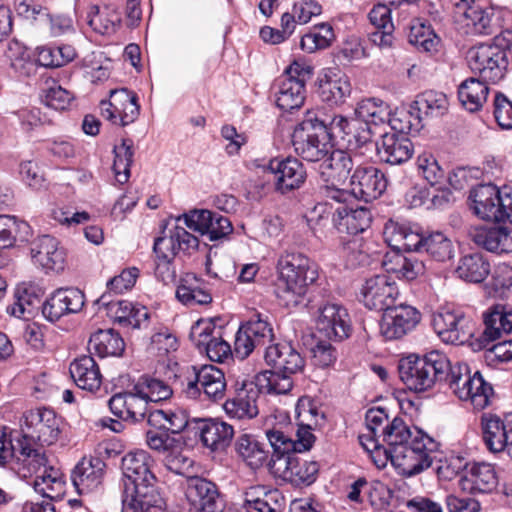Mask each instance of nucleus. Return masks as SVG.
Listing matches in <instances>:
<instances>
[{"label":"nucleus","instance_id":"2eb2a0df","mask_svg":"<svg viewBox=\"0 0 512 512\" xmlns=\"http://www.w3.org/2000/svg\"><path fill=\"white\" fill-rule=\"evenodd\" d=\"M262 391L265 387L259 384L257 375L254 380L237 382L234 395L223 405L226 414L237 420L255 418L259 414L257 402Z\"/></svg>","mask_w":512,"mask_h":512},{"label":"nucleus","instance_id":"20e7f679","mask_svg":"<svg viewBox=\"0 0 512 512\" xmlns=\"http://www.w3.org/2000/svg\"><path fill=\"white\" fill-rule=\"evenodd\" d=\"M450 368L448 358L431 351L424 356L411 354L399 361L398 372L403 384L411 391L422 393L431 390L436 383L444 381Z\"/></svg>","mask_w":512,"mask_h":512},{"label":"nucleus","instance_id":"49530a36","mask_svg":"<svg viewBox=\"0 0 512 512\" xmlns=\"http://www.w3.org/2000/svg\"><path fill=\"white\" fill-rule=\"evenodd\" d=\"M485 82L471 77L459 85L458 98L466 110L476 112L482 108L489 93V88Z\"/></svg>","mask_w":512,"mask_h":512},{"label":"nucleus","instance_id":"4be33fe9","mask_svg":"<svg viewBox=\"0 0 512 512\" xmlns=\"http://www.w3.org/2000/svg\"><path fill=\"white\" fill-rule=\"evenodd\" d=\"M190 338L214 362H222L231 354L230 345L222 339L221 331L212 322L197 321L191 328Z\"/></svg>","mask_w":512,"mask_h":512},{"label":"nucleus","instance_id":"4d7b16f0","mask_svg":"<svg viewBox=\"0 0 512 512\" xmlns=\"http://www.w3.org/2000/svg\"><path fill=\"white\" fill-rule=\"evenodd\" d=\"M197 281L195 277L187 275L176 289L177 299L186 306L208 305L212 302L211 294L196 285Z\"/></svg>","mask_w":512,"mask_h":512},{"label":"nucleus","instance_id":"69168bd1","mask_svg":"<svg viewBox=\"0 0 512 512\" xmlns=\"http://www.w3.org/2000/svg\"><path fill=\"white\" fill-rule=\"evenodd\" d=\"M334 39V32L329 24L322 23L301 39L303 50L312 53L317 49L328 47Z\"/></svg>","mask_w":512,"mask_h":512},{"label":"nucleus","instance_id":"5701e85b","mask_svg":"<svg viewBox=\"0 0 512 512\" xmlns=\"http://www.w3.org/2000/svg\"><path fill=\"white\" fill-rule=\"evenodd\" d=\"M317 332L329 340H343L350 334L348 312L335 303H327L318 310Z\"/></svg>","mask_w":512,"mask_h":512},{"label":"nucleus","instance_id":"338daca9","mask_svg":"<svg viewBox=\"0 0 512 512\" xmlns=\"http://www.w3.org/2000/svg\"><path fill=\"white\" fill-rule=\"evenodd\" d=\"M109 293L102 294L95 304L106 310L107 316L113 318L120 324L126 325L129 315L132 313L134 305L127 300L113 301L110 299Z\"/></svg>","mask_w":512,"mask_h":512},{"label":"nucleus","instance_id":"bf43d9fd","mask_svg":"<svg viewBox=\"0 0 512 512\" xmlns=\"http://www.w3.org/2000/svg\"><path fill=\"white\" fill-rule=\"evenodd\" d=\"M432 259L445 262L454 257V245L443 232L435 231L426 235L424 250Z\"/></svg>","mask_w":512,"mask_h":512},{"label":"nucleus","instance_id":"393cba45","mask_svg":"<svg viewBox=\"0 0 512 512\" xmlns=\"http://www.w3.org/2000/svg\"><path fill=\"white\" fill-rule=\"evenodd\" d=\"M485 328L479 338L480 348L500 339L503 334L512 332V306L495 304L483 314Z\"/></svg>","mask_w":512,"mask_h":512},{"label":"nucleus","instance_id":"4c0bfd02","mask_svg":"<svg viewBox=\"0 0 512 512\" xmlns=\"http://www.w3.org/2000/svg\"><path fill=\"white\" fill-rule=\"evenodd\" d=\"M499 189L493 184L478 185L471 190V209L479 218L497 222Z\"/></svg>","mask_w":512,"mask_h":512},{"label":"nucleus","instance_id":"cd10ccee","mask_svg":"<svg viewBox=\"0 0 512 512\" xmlns=\"http://www.w3.org/2000/svg\"><path fill=\"white\" fill-rule=\"evenodd\" d=\"M108 404L115 416L133 422L144 420L149 410V402L144 396L137 393L135 384L130 390L113 395Z\"/></svg>","mask_w":512,"mask_h":512},{"label":"nucleus","instance_id":"7ed1b4c3","mask_svg":"<svg viewBox=\"0 0 512 512\" xmlns=\"http://www.w3.org/2000/svg\"><path fill=\"white\" fill-rule=\"evenodd\" d=\"M264 359L271 367L257 374L268 394H287L293 388V376L302 373L305 359L291 343H275L265 348Z\"/></svg>","mask_w":512,"mask_h":512},{"label":"nucleus","instance_id":"412c9836","mask_svg":"<svg viewBox=\"0 0 512 512\" xmlns=\"http://www.w3.org/2000/svg\"><path fill=\"white\" fill-rule=\"evenodd\" d=\"M268 170L273 175L275 190L281 194L299 189L307 176L303 164L293 157L271 159Z\"/></svg>","mask_w":512,"mask_h":512},{"label":"nucleus","instance_id":"b1692460","mask_svg":"<svg viewBox=\"0 0 512 512\" xmlns=\"http://www.w3.org/2000/svg\"><path fill=\"white\" fill-rule=\"evenodd\" d=\"M186 497L201 512H221L223 509V501L216 484L202 477H189Z\"/></svg>","mask_w":512,"mask_h":512},{"label":"nucleus","instance_id":"2f4dec72","mask_svg":"<svg viewBox=\"0 0 512 512\" xmlns=\"http://www.w3.org/2000/svg\"><path fill=\"white\" fill-rule=\"evenodd\" d=\"M321 161L319 173L324 182H345L359 165L357 157L344 150H332Z\"/></svg>","mask_w":512,"mask_h":512},{"label":"nucleus","instance_id":"1a4fd4ad","mask_svg":"<svg viewBox=\"0 0 512 512\" xmlns=\"http://www.w3.org/2000/svg\"><path fill=\"white\" fill-rule=\"evenodd\" d=\"M180 223L177 222L173 228L169 229L168 235L158 237L154 241L153 250L159 260L156 275L163 281L172 277L170 264L178 253L190 254L199 246L198 238L188 232Z\"/></svg>","mask_w":512,"mask_h":512},{"label":"nucleus","instance_id":"5fc2aeb1","mask_svg":"<svg viewBox=\"0 0 512 512\" xmlns=\"http://www.w3.org/2000/svg\"><path fill=\"white\" fill-rule=\"evenodd\" d=\"M384 266L387 272H393L397 277L408 281L416 279L425 272V265L422 260L415 256L405 257L398 253L389 262L385 261Z\"/></svg>","mask_w":512,"mask_h":512},{"label":"nucleus","instance_id":"f704fd0d","mask_svg":"<svg viewBox=\"0 0 512 512\" xmlns=\"http://www.w3.org/2000/svg\"><path fill=\"white\" fill-rule=\"evenodd\" d=\"M106 464L100 458H83L73 469L71 480L79 494L97 489L104 476Z\"/></svg>","mask_w":512,"mask_h":512},{"label":"nucleus","instance_id":"864d4df0","mask_svg":"<svg viewBox=\"0 0 512 512\" xmlns=\"http://www.w3.org/2000/svg\"><path fill=\"white\" fill-rule=\"evenodd\" d=\"M30 226L25 221H18L14 216L0 215V249H7L19 239L27 240Z\"/></svg>","mask_w":512,"mask_h":512},{"label":"nucleus","instance_id":"ddd939ff","mask_svg":"<svg viewBox=\"0 0 512 512\" xmlns=\"http://www.w3.org/2000/svg\"><path fill=\"white\" fill-rule=\"evenodd\" d=\"M455 14L464 17L467 31L475 35H492L498 24L495 10L484 0H450Z\"/></svg>","mask_w":512,"mask_h":512},{"label":"nucleus","instance_id":"a211bd4d","mask_svg":"<svg viewBox=\"0 0 512 512\" xmlns=\"http://www.w3.org/2000/svg\"><path fill=\"white\" fill-rule=\"evenodd\" d=\"M176 222H182L190 230L208 235L211 241L219 240L233 230L227 217L209 210H195L183 214L176 218Z\"/></svg>","mask_w":512,"mask_h":512},{"label":"nucleus","instance_id":"a18cd8bd","mask_svg":"<svg viewBox=\"0 0 512 512\" xmlns=\"http://www.w3.org/2000/svg\"><path fill=\"white\" fill-rule=\"evenodd\" d=\"M412 108L414 113L420 116L422 122L425 118L444 115L448 110V99L442 92L429 90L416 97Z\"/></svg>","mask_w":512,"mask_h":512},{"label":"nucleus","instance_id":"f257e3e1","mask_svg":"<svg viewBox=\"0 0 512 512\" xmlns=\"http://www.w3.org/2000/svg\"><path fill=\"white\" fill-rule=\"evenodd\" d=\"M153 466L154 459L145 450L131 451L122 458V512L161 510L163 500L155 486Z\"/></svg>","mask_w":512,"mask_h":512},{"label":"nucleus","instance_id":"58836bf2","mask_svg":"<svg viewBox=\"0 0 512 512\" xmlns=\"http://www.w3.org/2000/svg\"><path fill=\"white\" fill-rule=\"evenodd\" d=\"M75 384L82 390L95 392L100 389L102 375L98 364L91 355L76 358L69 368Z\"/></svg>","mask_w":512,"mask_h":512},{"label":"nucleus","instance_id":"6e6d98bb","mask_svg":"<svg viewBox=\"0 0 512 512\" xmlns=\"http://www.w3.org/2000/svg\"><path fill=\"white\" fill-rule=\"evenodd\" d=\"M11 67L20 76H30L36 72V62L30 51L18 40H11L6 50Z\"/></svg>","mask_w":512,"mask_h":512},{"label":"nucleus","instance_id":"c756f323","mask_svg":"<svg viewBox=\"0 0 512 512\" xmlns=\"http://www.w3.org/2000/svg\"><path fill=\"white\" fill-rule=\"evenodd\" d=\"M197 433L206 448L222 453L231 445L234 428L219 419H201L197 422Z\"/></svg>","mask_w":512,"mask_h":512},{"label":"nucleus","instance_id":"9b49d317","mask_svg":"<svg viewBox=\"0 0 512 512\" xmlns=\"http://www.w3.org/2000/svg\"><path fill=\"white\" fill-rule=\"evenodd\" d=\"M466 58L472 72L494 83L504 77L508 65L506 51L494 44L474 46L468 50Z\"/></svg>","mask_w":512,"mask_h":512},{"label":"nucleus","instance_id":"052dcab7","mask_svg":"<svg viewBox=\"0 0 512 512\" xmlns=\"http://www.w3.org/2000/svg\"><path fill=\"white\" fill-rule=\"evenodd\" d=\"M113 170L117 181L124 184L130 177V167L133 162V143L131 140L123 139L121 144L115 146Z\"/></svg>","mask_w":512,"mask_h":512},{"label":"nucleus","instance_id":"c9c22d12","mask_svg":"<svg viewBox=\"0 0 512 512\" xmlns=\"http://www.w3.org/2000/svg\"><path fill=\"white\" fill-rule=\"evenodd\" d=\"M169 372L166 380L155 376L144 374L140 376L135 384V390L146 398L149 403H158L168 400L173 395V388L169 381L177 378L178 364H168Z\"/></svg>","mask_w":512,"mask_h":512},{"label":"nucleus","instance_id":"ea45409f","mask_svg":"<svg viewBox=\"0 0 512 512\" xmlns=\"http://www.w3.org/2000/svg\"><path fill=\"white\" fill-rule=\"evenodd\" d=\"M237 456L251 469L262 467L268 460L269 452L265 445L251 434L239 435L234 443Z\"/></svg>","mask_w":512,"mask_h":512},{"label":"nucleus","instance_id":"09e8293b","mask_svg":"<svg viewBox=\"0 0 512 512\" xmlns=\"http://www.w3.org/2000/svg\"><path fill=\"white\" fill-rule=\"evenodd\" d=\"M382 441L386 444L383 448L385 456L390 454L393 448L408 444L415 436V429L412 431L399 417H395L387 423L380 431Z\"/></svg>","mask_w":512,"mask_h":512},{"label":"nucleus","instance_id":"c03bdc74","mask_svg":"<svg viewBox=\"0 0 512 512\" xmlns=\"http://www.w3.org/2000/svg\"><path fill=\"white\" fill-rule=\"evenodd\" d=\"M490 273L489 261L480 253H471L459 259L456 274L470 283H481Z\"/></svg>","mask_w":512,"mask_h":512},{"label":"nucleus","instance_id":"bb28decb","mask_svg":"<svg viewBox=\"0 0 512 512\" xmlns=\"http://www.w3.org/2000/svg\"><path fill=\"white\" fill-rule=\"evenodd\" d=\"M297 426L295 440L279 429L267 430L266 437L272 449L299 453L310 450L316 440L312 430L317 427H314L310 422L303 423L300 421L297 422Z\"/></svg>","mask_w":512,"mask_h":512},{"label":"nucleus","instance_id":"6e6552de","mask_svg":"<svg viewBox=\"0 0 512 512\" xmlns=\"http://www.w3.org/2000/svg\"><path fill=\"white\" fill-rule=\"evenodd\" d=\"M299 452L273 449L268 469L274 477L289 482L293 486H309L315 482L319 464L301 457Z\"/></svg>","mask_w":512,"mask_h":512},{"label":"nucleus","instance_id":"de8ad7c7","mask_svg":"<svg viewBox=\"0 0 512 512\" xmlns=\"http://www.w3.org/2000/svg\"><path fill=\"white\" fill-rule=\"evenodd\" d=\"M283 497L277 489L265 491L263 487L252 488L246 493L247 509L257 512H280Z\"/></svg>","mask_w":512,"mask_h":512},{"label":"nucleus","instance_id":"72a5a7b5","mask_svg":"<svg viewBox=\"0 0 512 512\" xmlns=\"http://www.w3.org/2000/svg\"><path fill=\"white\" fill-rule=\"evenodd\" d=\"M471 241L478 247L496 254L512 252V229L475 227L469 231Z\"/></svg>","mask_w":512,"mask_h":512},{"label":"nucleus","instance_id":"a878e982","mask_svg":"<svg viewBox=\"0 0 512 512\" xmlns=\"http://www.w3.org/2000/svg\"><path fill=\"white\" fill-rule=\"evenodd\" d=\"M34 264L46 271H62L65 264V251L59 246V241L50 235L36 238L30 247Z\"/></svg>","mask_w":512,"mask_h":512},{"label":"nucleus","instance_id":"680f3d73","mask_svg":"<svg viewBox=\"0 0 512 512\" xmlns=\"http://www.w3.org/2000/svg\"><path fill=\"white\" fill-rule=\"evenodd\" d=\"M390 128L394 131L393 133L407 134L412 132H418L423 127L420 120V116L414 113L412 104L407 109H397L393 114L390 112V119H388Z\"/></svg>","mask_w":512,"mask_h":512},{"label":"nucleus","instance_id":"9d476101","mask_svg":"<svg viewBox=\"0 0 512 512\" xmlns=\"http://www.w3.org/2000/svg\"><path fill=\"white\" fill-rule=\"evenodd\" d=\"M61 419L56 413L47 408L26 411L21 418V438L40 445L54 444L60 435Z\"/></svg>","mask_w":512,"mask_h":512},{"label":"nucleus","instance_id":"423d86ee","mask_svg":"<svg viewBox=\"0 0 512 512\" xmlns=\"http://www.w3.org/2000/svg\"><path fill=\"white\" fill-rule=\"evenodd\" d=\"M292 145L297 155L309 162H319L331 150L325 120L315 112H307L305 118L292 133Z\"/></svg>","mask_w":512,"mask_h":512},{"label":"nucleus","instance_id":"f03ea898","mask_svg":"<svg viewBox=\"0 0 512 512\" xmlns=\"http://www.w3.org/2000/svg\"><path fill=\"white\" fill-rule=\"evenodd\" d=\"M275 294L286 307L302 303L308 286L318 277L315 265L300 252L285 251L277 260Z\"/></svg>","mask_w":512,"mask_h":512},{"label":"nucleus","instance_id":"0eeeda50","mask_svg":"<svg viewBox=\"0 0 512 512\" xmlns=\"http://www.w3.org/2000/svg\"><path fill=\"white\" fill-rule=\"evenodd\" d=\"M312 74L313 69L310 65L302 61H293L273 83L277 107L284 112L299 109L306 97L305 84Z\"/></svg>","mask_w":512,"mask_h":512},{"label":"nucleus","instance_id":"7c9ffc66","mask_svg":"<svg viewBox=\"0 0 512 512\" xmlns=\"http://www.w3.org/2000/svg\"><path fill=\"white\" fill-rule=\"evenodd\" d=\"M498 483L494 467L489 463H474L459 479V487L462 491L476 494L493 491Z\"/></svg>","mask_w":512,"mask_h":512},{"label":"nucleus","instance_id":"3c124183","mask_svg":"<svg viewBox=\"0 0 512 512\" xmlns=\"http://www.w3.org/2000/svg\"><path fill=\"white\" fill-rule=\"evenodd\" d=\"M351 93V84L345 75H325L320 80L319 95L324 102L331 105L340 104Z\"/></svg>","mask_w":512,"mask_h":512},{"label":"nucleus","instance_id":"79ce46f5","mask_svg":"<svg viewBox=\"0 0 512 512\" xmlns=\"http://www.w3.org/2000/svg\"><path fill=\"white\" fill-rule=\"evenodd\" d=\"M480 372L476 371L473 375L466 363L450 364L447 376L444 380L448 383L453 393L460 399L467 401L473 385H480Z\"/></svg>","mask_w":512,"mask_h":512},{"label":"nucleus","instance_id":"603ef678","mask_svg":"<svg viewBox=\"0 0 512 512\" xmlns=\"http://www.w3.org/2000/svg\"><path fill=\"white\" fill-rule=\"evenodd\" d=\"M355 116L371 126H377L390 119V107L379 98L363 99L355 108Z\"/></svg>","mask_w":512,"mask_h":512},{"label":"nucleus","instance_id":"f3484780","mask_svg":"<svg viewBox=\"0 0 512 512\" xmlns=\"http://www.w3.org/2000/svg\"><path fill=\"white\" fill-rule=\"evenodd\" d=\"M360 294L365 307L384 313L396 304L399 289L389 276L375 275L365 281Z\"/></svg>","mask_w":512,"mask_h":512},{"label":"nucleus","instance_id":"f8f14e48","mask_svg":"<svg viewBox=\"0 0 512 512\" xmlns=\"http://www.w3.org/2000/svg\"><path fill=\"white\" fill-rule=\"evenodd\" d=\"M433 328L440 339L453 345H464L474 335L472 320L460 310L444 308L433 316Z\"/></svg>","mask_w":512,"mask_h":512},{"label":"nucleus","instance_id":"774afa93","mask_svg":"<svg viewBox=\"0 0 512 512\" xmlns=\"http://www.w3.org/2000/svg\"><path fill=\"white\" fill-rule=\"evenodd\" d=\"M491 288L499 298H512V267L507 264L498 265L493 273Z\"/></svg>","mask_w":512,"mask_h":512},{"label":"nucleus","instance_id":"e2e57ef3","mask_svg":"<svg viewBox=\"0 0 512 512\" xmlns=\"http://www.w3.org/2000/svg\"><path fill=\"white\" fill-rule=\"evenodd\" d=\"M409 42L420 51L433 53L437 51L440 39L430 26L416 20L410 28Z\"/></svg>","mask_w":512,"mask_h":512},{"label":"nucleus","instance_id":"0e129e2a","mask_svg":"<svg viewBox=\"0 0 512 512\" xmlns=\"http://www.w3.org/2000/svg\"><path fill=\"white\" fill-rule=\"evenodd\" d=\"M246 333L252 338L258 347H267L271 345L274 338L271 325L260 314H255L249 321L241 325Z\"/></svg>","mask_w":512,"mask_h":512},{"label":"nucleus","instance_id":"473e14b6","mask_svg":"<svg viewBox=\"0 0 512 512\" xmlns=\"http://www.w3.org/2000/svg\"><path fill=\"white\" fill-rule=\"evenodd\" d=\"M332 222L340 233L357 235L370 227L372 214L366 207L350 208L339 205L333 212Z\"/></svg>","mask_w":512,"mask_h":512},{"label":"nucleus","instance_id":"aec40b11","mask_svg":"<svg viewBox=\"0 0 512 512\" xmlns=\"http://www.w3.org/2000/svg\"><path fill=\"white\" fill-rule=\"evenodd\" d=\"M351 193L353 197L371 202L379 198L387 188L384 173L372 166H363L359 163L350 177Z\"/></svg>","mask_w":512,"mask_h":512},{"label":"nucleus","instance_id":"37998d69","mask_svg":"<svg viewBox=\"0 0 512 512\" xmlns=\"http://www.w3.org/2000/svg\"><path fill=\"white\" fill-rule=\"evenodd\" d=\"M125 343L122 337L113 329L98 330L90 336L88 350L99 357L120 356Z\"/></svg>","mask_w":512,"mask_h":512},{"label":"nucleus","instance_id":"dca6fc26","mask_svg":"<svg viewBox=\"0 0 512 512\" xmlns=\"http://www.w3.org/2000/svg\"><path fill=\"white\" fill-rule=\"evenodd\" d=\"M13 459L38 467L46 462L45 453L31 447L29 441L21 438L19 431L8 433L6 429L0 430V466L7 465Z\"/></svg>","mask_w":512,"mask_h":512},{"label":"nucleus","instance_id":"8fccbe9b","mask_svg":"<svg viewBox=\"0 0 512 512\" xmlns=\"http://www.w3.org/2000/svg\"><path fill=\"white\" fill-rule=\"evenodd\" d=\"M46 464L47 461L44 465L39 467L33 465L27 466L37 473L33 484L34 490L44 498L52 500L59 495L62 488V481L59 471L52 467L47 468Z\"/></svg>","mask_w":512,"mask_h":512},{"label":"nucleus","instance_id":"13d9d810","mask_svg":"<svg viewBox=\"0 0 512 512\" xmlns=\"http://www.w3.org/2000/svg\"><path fill=\"white\" fill-rule=\"evenodd\" d=\"M73 99V93L62 87L54 79H47L40 92L41 102L45 106L55 110L67 109Z\"/></svg>","mask_w":512,"mask_h":512},{"label":"nucleus","instance_id":"e433bc0d","mask_svg":"<svg viewBox=\"0 0 512 512\" xmlns=\"http://www.w3.org/2000/svg\"><path fill=\"white\" fill-rule=\"evenodd\" d=\"M511 427L512 415H507L504 419L497 415L482 416L483 440L490 452L506 451Z\"/></svg>","mask_w":512,"mask_h":512},{"label":"nucleus","instance_id":"c85d7f7f","mask_svg":"<svg viewBox=\"0 0 512 512\" xmlns=\"http://www.w3.org/2000/svg\"><path fill=\"white\" fill-rule=\"evenodd\" d=\"M377 155L382 162L400 165L407 162L413 155L411 140L403 134L385 132L375 143Z\"/></svg>","mask_w":512,"mask_h":512},{"label":"nucleus","instance_id":"4468645a","mask_svg":"<svg viewBox=\"0 0 512 512\" xmlns=\"http://www.w3.org/2000/svg\"><path fill=\"white\" fill-rule=\"evenodd\" d=\"M193 377L187 379L184 392L192 399L204 395L206 399L218 401L224 398L226 380L222 370L214 365H204L200 368L192 367Z\"/></svg>","mask_w":512,"mask_h":512},{"label":"nucleus","instance_id":"a19ab883","mask_svg":"<svg viewBox=\"0 0 512 512\" xmlns=\"http://www.w3.org/2000/svg\"><path fill=\"white\" fill-rule=\"evenodd\" d=\"M145 419L152 430L169 431L171 434H179L188 425V415L181 409H149Z\"/></svg>","mask_w":512,"mask_h":512},{"label":"nucleus","instance_id":"6ab92c4d","mask_svg":"<svg viewBox=\"0 0 512 512\" xmlns=\"http://www.w3.org/2000/svg\"><path fill=\"white\" fill-rule=\"evenodd\" d=\"M421 320L420 312L413 306L395 304L385 311L380 321V332L387 340L402 338Z\"/></svg>","mask_w":512,"mask_h":512},{"label":"nucleus","instance_id":"39448f33","mask_svg":"<svg viewBox=\"0 0 512 512\" xmlns=\"http://www.w3.org/2000/svg\"><path fill=\"white\" fill-rule=\"evenodd\" d=\"M438 446L432 437L415 428L414 438L408 444L393 448L385 460L389 459L399 474L411 477L432 465V454L438 450Z\"/></svg>","mask_w":512,"mask_h":512}]
</instances>
